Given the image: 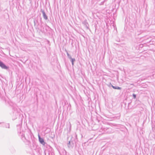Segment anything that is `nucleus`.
<instances>
[{
  "label": "nucleus",
  "instance_id": "423d86ee",
  "mask_svg": "<svg viewBox=\"0 0 155 155\" xmlns=\"http://www.w3.org/2000/svg\"><path fill=\"white\" fill-rule=\"evenodd\" d=\"M113 88H114V89H116V88L115 87H114V86H113Z\"/></svg>",
  "mask_w": 155,
  "mask_h": 155
},
{
  "label": "nucleus",
  "instance_id": "f257e3e1",
  "mask_svg": "<svg viewBox=\"0 0 155 155\" xmlns=\"http://www.w3.org/2000/svg\"><path fill=\"white\" fill-rule=\"evenodd\" d=\"M0 66L2 68L7 69L8 68V67L2 62L0 61Z\"/></svg>",
  "mask_w": 155,
  "mask_h": 155
},
{
  "label": "nucleus",
  "instance_id": "20e7f679",
  "mask_svg": "<svg viewBox=\"0 0 155 155\" xmlns=\"http://www.w3.org/2000/svg\"><path fill=\"white\" fill-rule=\"evenodd\" d=\"M133 96L134 97V98H135L136 97V95L135 94H133Z\"/></svg>",
  "mask_w": 155,
  "mask_h": 155
},
{
  "label": "nucleus",
  "instance_id": "f03ea898",
  "mask_svg": "<svg viewBox=\"0 0 155 155\" xmlns=\"http://www.w3.org/2000/svg\"><path fill=\"white\" fill-rule=\"evenodd\" d=\"M38 137L40 142L41 143L44 145L45 143L44 141V140L42 138H41L39 135L38 136Z\"/></svg>",
  "mask_w": 155,
  "mask_h": 155
},
{
  "label": "nucleus",
  "instance_id": "0eeeda50",
  "mask_svg": "<svg viewBox=\"0 0 155 155\" xmlns=\"http://www.w3.org/2000/svg\"><path fill=\"white\" fill-rule=\"evenodd\" d=\"M72 64H73V62H72Z\"/></svg>",
  "mask_w": 155,
  "mask_h": 155
},
{
  "label": "nucleus",
  "instance_id": "39448f33",
  "mask_svg": "<svg viewBox=\"0 0 155 155\" xmlns=\"http://www.w3.org/2000/svg\"><path fill=\"white\" fill-rule=\"evenodd\" d=\"M116 89H120L121 88L120 87H118L117 88H116Z\"/></svg>",
  "mask_w": 155,
  "mask_h": 155
},
{
  "label": "nucleus",
  "instance_id": "7ed1b4c3",
  "mask_svg": "<svg viewBox=\"0 0 155 155\" xmlns=\"http://www.w3.org/2000/svg\"><path fill=\"white\" fill-rule=\"evenodd\" d=\"M43 15L44 18L45 19H47L48 18V17L44 12H43Z\"/></svg>",
  "mask_w": 155,
  "mask_h": 155
}]
</instances>
